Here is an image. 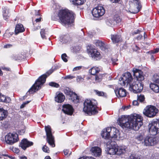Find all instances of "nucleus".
Instances as JSON below:
<instances>
[{
	"instance_id": "nucleus-19",
	"label": "nucleus",
	"mask_w": 159,
	"mask_h": 159,
	"mask_svg": "<svg viewBox=\"0 0 159 159\" xmlns=\"http://www.w3.org/2000/svg\"><path fill=\"white\" fill-rule=\"evenodd\" d=\"M33 143L32 142L28 141L26 139H23L21 142L20 146L24 150H25L27 147L33 145Z\"/></svg>"
},
{
	"instance_id": "nucleus-43",
	"label": "nucleus",
	"mask_w": 159,
	"mask_h": 159,
	"mask_svg": "<svg viewBox=\"0 0 159 159\" xmlns=\"http://www.w3.org/2000/svg\"><path fill=\"white\" fill-rule=\"evenodd\" d=\"M42 150L43 152H49V148L46 145H44L43 147Z\"/></svg>"
},
{
	"instance_id": "nucleus-23",
	"label": "nucleus",
	"mask_w": 159,
	"mask_h": 159,
	"mask_svg": "<svg viewBox=\"0 0 159 159\" xmlns=\"http://www.w3.org/2000/svg\"><path fill=\"white\" fill-rule=\"evenodd\" d=\"M92 154L96 157L100 156L101 154V149L98 147H92L90 149Z\"/></svg>"
},
{
	"instance_id": "nucleus-20",
	"label": "nucleus",
	"mask_w": 159,
	"mask_h": 159,
	"mask_svg": "<svg viewBox=\"0 0 159 159\" xmlns=\"http://www.w3.org/2000/svg\"><path fill=\"white\" fill-rule=\"evenodd\" d=\"M67 91V90H65V92L67 93L66 94L67 95L70 96L71 100L73 102L77 103L79 102V97L75 93L70 91L66 92Z\"/></svg>"
},
{
	"instance_id": "nucleus-37",
	"label": "nucleus",
	"mask_w": 159,
	"mask_h": 159,
	"mask_svg": "<svg viewBox=\"0 0 159 159\" xmlns=\"http://www.w3.org/2000/svg\"><path fill=\"white\" fill-rule=\"evenodd\" d=\"M144 136V134L143 133L140 134L136 137V139L139 141H141L143 139Z\"/></svg>"
},
{
	"instance_id": "nucleus-53",
	"label": "nucleus",
	"mask_w": 159,
	"mask_h": 159,
	"mask_svg": "<svg viewBox=\"0 0 159 159\" xmlns=\"http://www.w3.org/2000/svg\"><path fill=\"white\" fill-rule=\"evenodd\" d=\"M2 155L4 156H7L9 157L11 159H15V157H13L11 156H8L7 154H2Z\"/></svg>"
},
{
	"instance_id": "nucleus-56",
	"label": "nucleus",
	"mask_w": 159,
	"mask_h": 159,
	"mask_svg": "<svg viewBox=\"0 0 159 159\" xmlns=\"http://www.w3.org/2000/svg\"><path fill=\"white\" fill-rule=\"evenodd\" d=\"M132 104L134 106H137L139 105V103L136 100H134L132 102Z\"/></svg>"
},
{
	"instance_id": "nucleus-10",
	"label": "nucleus",
	"mask_w": 159,
	"mask_h": 159,
	"mask_svg": "<svg viewBox=\"0 0 159 159\" xmlns=\"http://www.w3.org/2000/svg\"><path fill=\"white\" fill-rule=\"evenodd\" d=\"M106 151L110 155L116 154V143L114 141L110 140L107 142Z\"/></svg>"
},
{
	"instance_id": "nucleus-27",
	"label": "nucleus",
	"mask_w": 159,
	"mask_h": 159,
	"mask_svg": "<svg viewBox=\"0 0 159 159\" xmlns=\"http://www.w3.org/2000/svg\"><path fill=\"white\" fill-rule=\"evenodd\" d=\"M24 31V29L22 24H18L16 25L15 30V33L16 34L19 33L23 32Z\"/></svg>"
},
{
	"instance_id": "nucleus-2",
	"label": "nucleus",
	"mask_w": 159,
	"mask_h": 159,
	"mask_svg": "<svg viewBox=\"0 0 159 159\" xmlns=\"http://www.w3.org/2000/svg\"><path fill=\"white\" fill-rule=\"evenodd\" d=\"M143 117L139 115L134 114L129 116V121L126 126L127 128L138 130L143 125Z\"/></svg>"
},
{
	"instance_id": "nucleus-32",
	"label": "nucleus",
	"mask_w": 159,
	"mask_h": 159,
	"mask_svg": "<svg viewBox=\"0 0 159 159\" xmlns=\"http://www.w3.org/2000/svg\"><path fill=\"white\" fill-rule=\"evenodd\" d=\"M100 69L98 67H93L89 70V71L92 75H94L98 73Z\"/></svg>"
},
{
	"instance_id": "nucleus-9",
	"label": "nucleus",
	"mask_w": 159,
	"mask_h": 159,
	"mask_svg": "<svg viewBox=\"0 0 159 159\" xmlns=\"http://www.w3.org/2000/svg\"><path fill=\"white\" fill-rule=\"evenodd\" d=\"M45 129L47 136V140L50 145L52 147L55 146L54 137L52 135V129L49 125L45 126Z\"/></svg>"
},
{
	"instance_id": "nucleus-42",
	"label": "nucleus",
	"mask_w": 159,
	"mask_h": 159,
	"mask_svg": "<svg viewBox=\"0 0 159 159\" xmlns=\"http://www.w3.org/2000/svg\"><path fill=\"white\" fill-rule=\"evenodd\" d=\"M49 84L50 86L56 88H58L59 87V85L58 84L53 82L50 83Z\"/></svg>"
},
{
	"instance_id": "nucleus-29",
	"label": "nucleus",
	"mask_w": 159,
	"mask_h": 159,
	"mask_svg": "<svg viewBox=\"0 0 159 159\" xmlns=\"http://www.w3.org/2000/svg\"><path fill=\"white\" fill-rule=\"evenodd\" d=\"M70 40V37L69 35H62L60 37L59 40L62 43H66Z\"/></svg>"
},
{
	"instance_id": "nucleus-50",
	"label": "nucleus",
	"mask_w": 159,
	"mask_h": 159,
	"mask_svg": "<svg viewBox=\"0 0 159 159\" xmlns=\"http://www.w3.org/2000/svg\"><path fill=\"white\" fill-rule=\"evenodd\" d=\"M159 52V48H156L154 50L151 51V52L152 53H157Z\"/></svg>"
},
{
	"instance_id": "nucleus-4",
	"label": "nucleus",
	"mask_w": 159,
	"mask_h": 159,
	"mask_svg": "<svg viewBox=\"0 0 159 159\" xmlns=\"http://www.w3.org/2000/svg\"><path fill=\"white\" fill-rule=\"evenodd\" d=\"M74 15L72 11L67 9L60 10L58 15L61 22L64 24L73 22Z\"/></svg>"
},
{
	"instance_id": "nucleus-64",
	"label": "nucleus",
	"mask_w": 159,
	"mask_h": 159,
	"mask_svg": "<svg viewBox=\"0 0 159 159\" xmlns=\"http://www.w3.org/2000/svg\"><path fill=\"white\" fill-rule=\"evenodd\" d=\"M20 159H27V158L25 156H20L19 157Z\"/></svg>"
},
{
	"instance_id": "nucleus-31",
	"label": "nucleus",
	"mask_w": 159,
	"mask_h": 159,
	"mask_svg": "<svg viewBox=\"0 0 159 159\" xmlns=\"http://www.w3.org/2000/svg\"><path fill=\"white\" fill-rule=\"evenodd\" d=\"M9 10L7 7H4L3 9V17L5 20L7 19L9 17Z\"/></svg>"
},
{
	"instance_id": "nucleus-60",
	"label": "nucleus",
	"mask_w": 159,
	"mask_h": 159,
	"mask_svg": "<svg viewBox=\"0 0 159 159\" xmlns=\"http://www.w3.org/2000/svg\"><path fill=\"white\" fill-rule=\"evenodd\" d=\"M130 107V105H129L127 106L122 107V108L124 110H127L128 109H129Z\"/></svg>"
},
{
	"instance_id": "nucleus-21",
	"label": "nucleus",
	"mask_w": 159,
	"mask_h": 159,
	"mask_svg": "<svg viewBox=\"0 0 159 159\" xmlns=\"http://www.w3.org/2000/svg\"><path fill=\"white\" fill-rule=\"evenodd\" d=\"M118 120L119 124L127 128L126 125L129 121V117H127L125 116H122L120 118H119Z\"/></svg>"
},
{
	"instance_id": "nucleus-25",
	"label": "nucleus",
	"mask_w": 159,
	"mask_h": 159,
	"mask_svg": "<svg viewBox=\"0 0 159 159\" xmlns=\"http://www.w3.org/2000/svg\"><path fill=\"white\" fill-rule=\"evenodd\" d=\"M118 135V130L116 128H113L112 129L111 128V131L110 134V138L112 140H113V138L116 139L117 138Z\"/></svg>"
},
{
	"instance_id": "nucleus-54",
	"label": "nucleus",
	"mask_w": 159,
	"mask_h": 159,
	"mask_svg": "<svg viewBox=\"0 0 159 159\" xmlns=\"http://www.w3.org/2000/svg\"><path fill=\"white\" fill-rule=\"evenodd\" d=\"M12 45L11 44H7L4 45V48H9L12 47Z\"/></svg>"
},
{
	"instance_id": "nucleus-35",
	"label": "nucleus",
	"mask_w": 159,
	"mask_h": 159,
	"mask_svg": "<svg viewBox=\"0 0 159 159\" xmlns=\"http://www.w3.org/2000/svg\"><path fill=\"white\" fill-rule=\"evenodd\" d=\"M96 94L99 96H102L104 97H107V94L106 93L101 91H99L97 90L95 91Z\"/></svg>"
},
{
	"instance_id": "nucleus-28",
	"label": "nucleus",
	"mask_w": 159,
	"mask_h": 159,
	"mask_svg": "<svg viewBox=\"0 0 159 159\" xmlns=\"http://www.w3.org/2000/svg\"><path fill=\"white\" fill-rule=\"evenodd\" d=\"M111 39L114 43L120 42L121 40L120 36L119 35H111Z\"/></svg>"
},
{
	"instance_id": "nucleus-46",
	"label": "nucleus",
	"mask_w": 159,
	"mask_h": 159,
	"mask_svg": "<svg viewBox=\"0 0 159 159\" xmlns=\"http://www.w3.org/2000/svg\"><path fill=\"white\" fill-rule=\"evenodd\" d=\"M75 77V76H73L71 75H68L66 76L65 77V79H72L73 78H74Z\"/></svg>"
},
{
	"instance_id": "nucleus-6",
	"label": "nucleus",
	"mask_w": 159,
	"mask_h": 159,
	"mask_svg": "<svg viewBox=\"0 0 159 159\" xmlns=\"http://www.w3.org/2000/svg\"><path fill=\"white\" fill-rule=\"evenodd\" d=\"M134 81V79L133 78L131 74L129 72H127L122 75V77L119 80V84L122 86L129 87Z\"/></svg>"
},
{
	"instance_id": "nucleus-1",
	"label": "nucleus",
	"mask_w": 159,
	"mask_h": 159,
	"mask_svg": "<svg viewBox=\"0 0 159 159\" xmlns=\"http://www.w3.org/2000/svg\"><path fill=\"white\" fill-rule=\"evenodd\" d=\"M134 75L136 77L134 81L129 87V89L134 93L140 92L143 90V85L141 81L144 79L143 72L140 70L134 68L133 70Z\"/></svg>"
},
{
	"instance_id": "nucleus-51",
	"label": "nucleus",
	"mask_w": 159,
	"mask_h": 159,
	"mask_svg": "<svg viewBox=\"0 0 159 159\" xmlns=\"http://www.w3.org/2000/svg\"><path fill=\"white\" fill-rule=\"evenodd\" d=\"M12 151L16 153H18L19 152L20 150L17 148H13Z\"/></svg>"
},
{
	"instance_id": "nucleus-49",
	"label": "nucleus",
	"mask_w": 159,
	"mask_h": 159,
	"mask_svg": "<svg viewBox=\"0 0 159 159\" xmlns=\"http://www.w3.org/2000/svg\"><path fill=\"white\" fill-rule=\"evenodd\" d=\"M63 152L65 155H67L69 154V155L71 154V152H70L67 149H65L64 150Z\"/></svg>"
},
{
	"instance_id": "nucleus-48",
	"label": "nucleus",
	"mask_w": 159,
	"mask_h": 159,
	"mask_svg": "<svg viewBox=\"0 0 159 159\" xmlns=\"http://www.w3.org/2000/svg\"><path fill=\"white\" fill-rule=\"evenodd\" d=\"M77 80L78 82H82L84 80V79L80 76H78L77 78Z\"/></svg>"
},
{
	"instance_id": "nucleus-39",
	"label": "nucleus",
	"mask_w": 159,
	"mask_h": 159,
	"mask_svg": "<svg viewBox=\"0 0 159 159\" xmlns=\"http://www.w3.org/2000/svg\"><path fill=\"white\" fill-rule=\"evenodd\" d=\"M114 22L116 21L117 23H119L121 21V19L120 17L117 16L116 15L114 17Z\"/></svg>"
},
{
	"instance_id": "nucleus-41",
	"label": "nucleus",
	"mask_w": 159,
	"mask_h": 159,
	"mask_svg": "<svg viewBox=\"0 0 159 159\" xmlns=\"http://www.w3.org/2000/svg\"><path fill=\"white\" fill-rule=\"evenodd\" d=\"M102 75H96L95 80L98 82L100 81L102 79Z\"/></svg>"
},
{
	"instance_id": "nucleus-63",
	"label": "nucleus",
	"mask_w": 159,
	"mask_h": 159,
	"mask_svg": "<svg viewBox=\"0 0 159 159\" xmlns=\"http://www.w3.org/2000/svg\"><path fill=\"white\" fill-rule=\"evenodd\" d=\"M42 19L41 17H40L39 18H37L35 20V21L37 22H40L41 21Z\"/></svg>"
},
{
	"instance_id": "nucleus-55",
	"label": "nucleus",
	"mask_w": 159,
	"mask_h": 159,
	"mask_svg": "<svg viewBox=\"0 0 159 159\" xmlns=\"http://www.w3.org/2000/svg\"><path fill=\"white\" fill-rule=\"evenodd\" d=\"M57 17L55 15L53 14L52 16V19L53 20H56L57 19Z\"/></svg>"
},
{
	"instance_id": "nucleus-11",
	"label": "nucleus",
	"mask_w": 159,
	"mask_h": 159,
	"mask_svg": "<svg viewBox=\"0 0 159 159\" xmlns=\"http://www.w3.org/2000/svg\"><path fill=\"white\" fill-rule=\"evenodd\" d=\"M133 0V3L131 2L130 3V7L128 10L129 12L135 14L139 12L140 10L141 6L139 0Z\"/></svg>"
},
{
	"instance_id": "nucleus-61",
	"label": "nucleus",
	"mask_w": 159,
	"mask_h": 159,
	"mask_svg": "<svg viewBox=\"0 0 159 159\" xmlns=\"http://www.w3.org/2000/svg\"><path fill=\"white\" fill-rule=\"evenodd\" d=\"M18 55L19 57H18V59H20L22 58H23L24 57V55L22 54H20V55L19 54Z\"/></svg>"
},
{
	"instance_id": "nucleus-38",
	"label": "nucleus",
	"mask_w": 159,
	"mask_h": 159,
	"mask_svg": "<svg viewBox=\"0 0 159 159\" xmlns=\"http://www.w3.org/2000/svg\"><path fill=\"white\" fill-rule=\"evenodd\" d=\"M106 23L108 25L111 26L115 24L114 21L111 20H108L106 21Z\"/></svg>"
},
{
	"instance_id": "nucleus-7",
	"label": "nucleus",
	"mask_w": 159,
	"mask_h": 159,
	"mask_svg": "<svg viewBox=\"0 0 159 159\" xmlns=\"http://www.w3.org/2000/svg\"><path fill=\"white\" fill-rule=\"evenodd\" d=\"M158 112V109L155 106L149 105L144 108L143 113L148 117L152 118L155 116Z\"/></svg>"
},
{
	"instance_id": "nucleus-24",
	"label": "nucleus",
	"mask_w": 159,
	"mask_h": 159,
	"mask_svg": "<svg viewBox=\"0 0 159 159\" xmlns=\"http://www.w3.org/2000/svg\"><path fill=\"white\" fill-rule=\"evenodd\" d=\"M55 100L58 102H61L64 101L65 97L64 94L60 92H57L56 93V96L55 98Z\"/></svg>"
},
{
	"instance_id": "nucleus-16",
	"label": "nucleus",
	"mask_w": 159,
	"mask_h": 159,
	"mask_svg": "<svg viewBox=\"0 0 159 159\" xmlns=\"http://www.w3.org/2000/svg\"><path fill=\"white\" fill-rule=\"evenodd\" d=\"M154 82L156 84L151 83L150 87L151 89L155 93L159 92V75L155 76Z\"/></svg>"
},
{
	"instance_id": "nucleus-57",
	"label": "nucleus",
	"mask_w": 159,
	"mask_h": 159,
	"mask_svg": "<svg viewBox=\"0 0 159 159\" xmlns=\"http://www.w3.org/2000/svg\"><path fill=\"white\" fill-rule=\"evenodd\" d=\"M25 132V130L24 129H21L20 130L19 132V134H20L21 135H23Z\"/></svg>"
},
{
	"instance_id": "nucleus-45",
	"label": "nucleus",
	"mask_w": 159,
	"mask_h": 159,
	"mask_svg": "<svg viewBox=\"0 0 159 159\" xmlns=\"http://www.w3.org/2000/svg\"><path fill=\"white\" fill-rule=\"evenodd\" d=\"M67 55L65 53L61 55V58L65 62L67 61V60L66 58Z\"/></svg>"
},
{
	"instance_id": "nucleus-8",
	"label": "nucleus",
	"mask_w": 159,
	"mask_h": 159,
	"mask_svg": "<svg viewBox=\"0 0 159 159\" xmlns=\"http://www.w3.org/2000/svg\"><path fill=\"white\" fill-rule=\"evenodd\" d=\"M148 126L151 134L155 135L159 133V120L152 121L149 123Z\"/></svg>"
},
{
	"instance_id": "nucleus-15",
	"label": "nucleus",
	"mask_w": 159,
	"mask_h": 159,
	"mask_svg": "<svg viewBox=\"0 0 159 159\" xmlns=\"http://www.w3.org/2000/svg\"><path fill=\"white\" fill-rule=\"evenodd\" d=\"M88 52L91 57L96 60L99 59L101 57L100 52L92 46L89 47L87 48Z\"/></svg>"
},
{
	"instance_id": "nucleus-14",
	"label": "nucleus",
	"mask_w": 159,
	"mask_h": 159,
	"mask_svg": "<svg viewBox=\"0 0 159 159\" xmlns=\"http://www.w3.org/2000/svg\"><path fill=\"white\" fill-rule=\"evenodd\" d=\"M105 13V10L103 7L98 6L94 8L92 11L93 16L98 18L103 16Z\"/></svg>"
},
{
	"instance_id": "nucleus-44",
	"label": "nucleus",
	"mask_w": 159,
	"mask_h": 159,
	"mask_svg": "<svg viewBox=\"0 0 159 159\" xmlns=\"http://www.w3.org/2000/svg\"><path fill=\"white\" fill-rule=\"evenodd\" d=\"M7 100L6 98L4 95H0V102H5L6 100Z\"/></svg>"
},
{
	"instance_id": "nucleus-22",
	"label": "nucleus",
	"mask_w": 159,
	"mask_h": 159,
	"mask_svg": "<svg viewBox=\"0 0 159 159\" xmlns=\"http://www.w3.org/2000/svg\"><path fill=\"white\" fill-rule=\"evenodd\" d=\"M116 96L118 97H123L126 95V91L124 89L120 88L115 90Z\"/></svg>"
},
{
	"instance_id": "nucleus-3",
	"label": "nucleus",
	"mask_w": 159,
	"mask_h": 159,
	"mask_svg": "<svg viewBox=\"0 0 159 159\" xmlns=\"http://www.w3.org/2000/svg\"><path fill=\"white\" fill-rule=\"evenodd\" d=\"M97 102L94 99H86L84 102L83 111L89 116L96 114L98 113Z\"/></svg>"
},
{
	"instance_id": "nucleus-13",
	"label": "nucleus",
	"mask_w": 159,
	"mask_h": 159,
	"mask_svg": "<svg viewBox=\"0 0 159 159\" xmlns=\"http://www.w3.org/2000/svg\"><path fill=\"white\" fill-rule=\"evenodd\" d=\"M18 140V135L16 134L9 133L5 137V141L8 144L12 145L17 142Z\"/></svg>"
},
{
	"instance_id": "nucleus-36",
	"label": "nucleus",
	"mask_w": 159,
	"mask_h": 159,
	"mask_svg": "<svg viewBox=\"0 0 159 159\" xmlns=\"http://www.w3.org/2000/svg\"><path fill=\"white\" fill-rule=\"evenodd\" d=\"M137 99L140 102H142L145 100V97L143 95L140 94L137 95Z\"/></svg>"
},
{
	"instance_id": "nucleus-58",
	"label": "nucleus",
	"mask_w": 159,
	"mask_h": 159,
	"mask_svg": "<svg viewBox=\"0 0 159 159\" xmlns=\"http://www.w3.org/2000/svg\"><path fill=\"white\" fill-rule=\"evenodd\" d=\"M130 107V105H129L127 106L122 107V108L124 110H127L128 109H129Z\"/></svg>"
},
{
	"instance_id": "nucleus-18",
	"label": "nucleus",
	"mask_w": 159,
	"mask_h": 159,
	"mask_svg": "<svg viewBox=\"0 0 159 159\" xmlns=\"http://www.w3.org/2000/svg\"><path fill=\"white\" fill-rule=\"evenodd\" d=\"M111 131V128L108 127L104 129L102 131L101 135L102 137L105 139H107L108 141L111 140L110 138V134Z\"/></svg>"
},
{
	"instance_id": "nucleus-62",
	"label": "nucleus",
	"mask_w": 159,
	"mask_h": 159,
	"mask_svg": "<svg viewBox=\"0 0 159 159\" xmlns=\"http://www.w3.org/2000/svg\"><path fill=\"white\" fill-rule=\"evenodd\" d=\"M6 34L7 36L8 37H10L11 36V35L13 34V33L11 32V33H6Z\"/></svg>"
},
{
	"instance_id": "nucleus-26",
	"label": "nucleus",
	"mask_w": 159,
	"mask_h": 159,
	"mask_svg": "<svg viewBox=\"0 0 159 159\" xmlns=\"http://www.w3.org/2000/svg\"><path fill=\"white\" fill-rule=\"evenodd\" d=\"M116 155H120L124 153L126 151V147L125 146H118L116 145Z\"/></svg>"
},
{
	"instance_id": "nucleus-12",
	"label": "nucleus",
	"mask_w": 159,
	"mask_h": 159,
	"mask_svg": "<svg viewBox=\"0 0 159 159\" xmlns=\"http://www.w3.org/2000/svg\"><path fill=\"white\" fill-rule=\"evenodd\" d=\"M158 142V138L155 137L151 136H147L144 140L143 143L146 146H154Z\"/></svg>"
},
{
	"instance_id": "nucleus-34",
	"label": "nucleus",
	"mask_w": 159,
	"mask_h": 159,
	"mask_svg": "<svg viewBox=\"0 0 159 159\" xmlns=\"http://www.w3.org/2000/svg\"><path fill=\"white\" fill-rule=\"evenodd\" d=\"M86 2V0H75V2H72L73 4L74 5H83Z\"/></svg>"
},
{
	"instance_id": "nucleus-33",
	"label": "nucleus",
	"mask_w": 159,
	"mask_h": 159,
	"mask_svg": "<svg viewBox=\"0 0 159 159\" xmlns=\"http://www.w3.org/2000/svg\"><path fill=\"white\" fill-rule=\"evenodd\" d=\"M95 44L97 46L99 47L102 49L105 47L104 43L100 40H97L95 42Z\"/></svg>"
},
{
	"instance_id": "nucleus-47",
	"label": "nucleus",
	"mask_w": 159,
	"mask_h": 159,
	"mask_svg": "<svg viewBox=\"0 0 159 159\" xmlns=\"http://www.w3.org/2000/svg\"><path fill=\"white\" fill-rule=\"evenodd\" d=\"M82 66H80L76 67L74 68V69L73 70V71H75L79 70L82 68Z\"/></svg>"
},
{
	"instance_id": "nucleus-30",
	"label": "nucleus",
	"mask_w": 159,
	"mask_h": 159,
	"mask_svg": "<svg viewBox=\"0 0 159 159\" xmlns=\"http://www.w3.org/2000/svg\"><path fill=\"white\" fill-rule=\"evenodd\" d=\"M7 115V112L3 109L0 108V120L5 119Z\"/></svg>"
},
{
	"instance_id": "nucleus-52",
	"label": "nucleus",
	"mask_w": 159,
	"mask_h": 159,
	"mask_svg": "<svg viewBox=\"0 0 159 159\" xmlns=\"http://www.w3.org/2000/svg\"><path fill=\"white\" fill-rule=\"evenodd\" d=\"M30 102V101H27L26 102H25L23 103L21 106L20 108H24L25 107V105L28 104Z\"/></svg>"
},
{
	"instance_id": "nucleus-40",
	"label": "nucleus",
	"mask_w": 159,
	"mask_h": 159,
	"mask_svg": "<svg viewBox=\"0 0 159 159\" xmlns=\"http://www.w3.org/2000/svg\"><path fill=\"white\" fill-rule=\"evenodd\" d=\"M40 34L42 39H44L46 38V36H45V30L43 29H42L41 30V31H40Z\"/></svg>"
},
{
	"instance_id": "nucleus-5",
	"label": "nucleus",
	"mask_w": 159,
	"mask_h": 159,
	"mask_svg": "<svg viewBox=\"0 0 159 159\" xmlns=\"http://www.w3.org/2000/svg\"><path fill=\"white\" fill-rule=\"evenodd\" d=\"M53 71L52 70H50L47 72L45 74L42 75L39 77L32 87L29 90L27 93V94H28V93H33L40 89L42 85H43L45 82L46 78Z\"/></svg>"
},
{
	"instance_id": "nucleus-17",
	"label": "nucleus",
	"mask_w": 159,
	"mask_h": 159,
	"mask_svg": "<svg viewBox=\"0 0 159 159\" xmlns=\"http://www.w3.org/2000/svg\"><path fill=\"white\" fill-rule=\"evenodd\" d=\"M62 110L65 114L71 115L73 112L74 109L71 105L66 104L63 106Z\"/></svg>"
},
{
	"instance_id": "nucleus-59",
	"label": "nucleus",
	"mask_w": 159,
	"mask_h": 159,
	"mask_svg": "<svg viewBox=\"0 0 159 159\" xmlns=\"http://www.w3.org/2000/svg\"><path fill=\"white\" fill-rule=\"evenodd\" d=\"M130 107V105H129L127 106L122 107V108L124 110H127L128 109H129Z\"/></svg>"
}]
</instances>
